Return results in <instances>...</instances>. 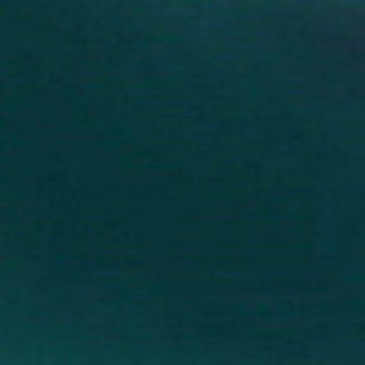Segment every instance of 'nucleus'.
<instances>
[{"label":"nucleus","mask_w":365,"mask_h":365,"mask_svg":"<svg viewBox=\"0 0 365 365\" xmlns=\"http://www.w3.org/2000/svg\"><path fill=\"white\" fill-rule=\"evenodd\" d=\"M222 76H228V0H222Z\"/></svg>","instance_id":"obj_1"},{"label":"nucleus","mask_w":365,"mask_h":365,"mask_svg":"<svg viewBox=\"0 0 365 365\" xmlns=\"http://www.w3.org/2000/svg\"><path fill=\"white\" fill-rule=\"evenodd\" d=\"M231 38V6H230V39ZM230 76H231V41L230 40Z\"/></svg>","instance_id":"obj_2"}]
</instances>
